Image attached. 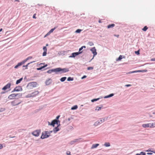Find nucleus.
Instances as JSON below:
<instances>
[{
    "label": "nucleus",
    "instance_id": "f257e3e1",
    "mask_svg": "<svg viewBox=\"0 0 155 155\" xmlns=\"http://www.w3.org/2000/svg\"><path fill=\"white\" fill-rule=\"evenodd\" d=\"M39 93V92L38 91H35L31 94H28L26 96L27 97H34L38 95Z\"/></svg>",
    "mask_w": 155,
    "mask_h": 155
},
{
    "label": "nucleus",
    "instance_id": "f03ea898",
    "mask_svg": "<svg viewBox=\"0 0 155 155\" xmlns=\"http://www.w3.org/2000/svg\"><path fill=\"white\" fill-rule=\"evenodd\" d=\"M32 58V57H28L26 59L24 60V61H22V62L18 63V64L15 67V68H17L19 66H20L22 65L23 64H24L28 60L31 58Z\"/></svg>",
    "mask_w": 155,
    "mask_h": 155
},
{
    "label": "nucleus",
    "instance_id": "7ed1b4c3",
    "mask_svg": "<svg viewBox=\"0 0 155 155\" xmlns=\"http://www.w3.org/2000/svg\"><path fill=\"white\" fill-rule=\"evenodd\" d=\"M37 84L36 82H31L29 83L27 85V87L29 89H31L37 86Z\"/></svg>",
    "mask_w": 155,
    "mask_h": 155
},
{
    "label": "nucleus",
    "instance_id": "20e7f679",
    "mask_svg": "<svg viewBox=\"0 0 155 155\" xmlns=\"http://www.w3.org/2000/svg\"><path fill=\"white\" fill-rule=\"evenodd\" d=\"M142 127L144 128H148L149 127L150 128H153V123H149L146 124H143L142 125Z\"/></svg>",
    "mask_w": 155,
    "mask_h": 155
},
{
    "label": "nucleus",
    "instance_id": "39448f33",
    "mask_svg": "<svg viewBox=\"0 0 155 155\" xmlns=\"http://www.w3.org/2000/svg\"><path fill=\"white\" fill-rule=\"evenodd\" d=\"M58 68V71H57V72L61 71L62 73H65L67 72H68L69 71V70L68 68H64L62 69L61 68Z\"/></svg>",
    "mask_w": 155,
    "mask_h": 155
},
{
    "label": "nucleus",
    "instance_id": "423d86ee",
    "mask_svg": "<svg viewBox=\"0 0 155 155\" xmlns=\"http://www.w3.org/2000/svg\"><path fill=\"white\" fill-rule=\"evenodd\" d=\"M50 135L48 134L47 131H45L44 133H43L41 137V138L42 139H44L49 137Z\"/></svg>",
    "mask_w": 155,
    "mask_h": 155
},
{
    "label": "nucleus",
    "instance_id": "0eeeda50",
    "mask_svg": "<svg viewBox=\"0 0 155 155\" xmlns=\"http://www.w3.org/2000/svg\"><path fill=\"white\" fill-rule=\"evenodd\" d=\"M40 133V130H37L33 132L32 133V134L35 136L38 137L39 136Z\"/></svg>",
    "mask_w": 155,
    "mask_h": 155
},
{
    "label": "nucleus",
    "instance_id": "6e6552de",
    "mask_svg": "<svg viewBox=\"0 0 155 155\" xmlns=\"http://www.w3.org/2000/svg\"><path fill=\"white\" fill-rule=\"evenodd\" d=\"M82 53V52L73 53L71 55L69 56V58H74L76 56Z\"/></svg>",
    "mask_w": 155,
    "mask_h": 155
},
{
    "label": "nucleus",
    "instance_id": "1a4fd4ad",
    "mask_svg": "<svg viewBox=\"0 0 155 155\" xmlns=\"http://www.w3.org/2000/svg\"><path fill=\"white\" fill-rule=\"evenodd\" d=\"M91 51L93 54H94V57L97 54V52H96V50L95 47H93L91 49Z\"/></svg>",
    "mask_w": 155,
    "mask_h": 155
},
{
    "label": "nucleus",
    "instance_id": "9d476101",
    "mask_svg": "<svg viewBox=\"0 0 155 155\" xmlns=\"http://www.w3.org/2000/svg\"><path fill=\"white\" fill-rule=\"evenodd\" d=\"M58 68H56L55 69H54L49 70L47 71V73L49 74H51L53 72H57V71H58Z\"/></svg>",
    "mask_w": 155,
    "mask_h": 155
},
{
    "label": "nucleus",
    "instance_id": "9b49d317",
    "mask_svg": "<svg viewBox=\"0 0 155 155\" xmlns=\"http://www.w3.org/2000/svg\"><path fill=\"white\" fill-rule=\"evenodd\" d=\"M58 122H60L59 120L55 119L52 121L51 124V125L54 126V125L55 124H58Z\"/></svg>",
    "mask_w": 155,
    "mask_h": 155
},
{
    "label": "nucleus",
    "instance_id": "f8f14e48",
    "mask_svg": "<svg viewBox=\"0 0 155 155\" xmlns=\"http://www.w3.org/2000/svg\"><path fill=\"white\" fill-rule=\"evenodd\" d=\"M22 90V88L20 86L17 87L15 88L12 92L14 91H21Z\"/></svg>",
    "mask_w": 155,
    "mask_h": 155
},
{
    "label": "nucleus",
    "instance_id": "ddd939ff",
    "mask_svg": "<svg viewBox=\"0 0 155 155\" xmlns=\"http://www.w3.org/2000/svg\"><path fill=\"white\" fill-rule=\"evenodd\" d=\"M11 85V84L10 83H8L7 85H6L2 89V90H5L9 88H10Z\"/></svg>",
    "mask_w": 155,
    "mask_h": 155
},
{
    "label": "nucleus",
    "instance_id": "4468645a",
    "mask_svg": "<svg viewBox=\"0 0 155 155\" xmlns=\"http://www.w3.org/2000/svg\"><path fill=\"white\" fill-rule=\"evenodd\" d=\"M43 50L44 52L43 53L42 56H46L47 54V48L46 46H44L43 47Z\"/></svg>",
    "mask_w": 155,
    "mask_h": 155
},
{
    "label": "nucleus",
    "instance_id": "2eb2a0df",
    "mask_svg": "<svg viewBox=\"0 0 155 155\" xmlns=\"http://www.w3.org/2000/svg\"><path fill=\"white\" fill-rule=\"evenodd\" d=\"M17 94H12L8 96V98L10 99H12L14 98L17 95Z\"/></svg>",
    "mask_w": 155,
    "mask_h": 155
},
{
    "label": "nucleus",
    "instance_id": "dca6fc26",
    "mask_svg": "<svg viewBox=\"0 0 155 155\" xmlns=\"http://www.w3.org/2000/svg\"><path fill=\"white\" fill-rule=\"evenodd\" d=\"M19 102H18L17 101H12L11 102L13 106H15L16 105L19 104Z\"/></svg>",
    "mask_w": 155,
    "mask_h": 155
},
{
    "label": "nucleus",
    "instance_id": "f3484780",
    "mask_svg": "<svg viewBox=\"0 0 155 155\" xmlns=\"http://www.w3.org/2000/svg\"><path fill=\"white\" fill-rule=\"evenodd\" d=\"M146 151L147 152H150V153H147V154L148 155H151L152 154V153H155V151L154 150H150V149H148V150H146Z\"/></svg>",
    "mask_w": 155,
    "mask_h": 155
},
{
    "label": "nucleus",
    "instance_id": "a211bd4d",
    "mask_svg": "<svg viewBox=\"0 0 155 155\" xmlns=\"http://www.w3.org/2000/svg\"><path fill=\"white\" fill-rule=\"evenodd\" d=\"M51 83V80L50 79L47 80L45 82L46 85H49Z\"/></svg>",
    "mask_w": 155,
    "mask_h": 155
},
{
    "label": "nucleus",
    "instance_id": "6ab92c4d",
    "mask_svg": "<svg viewBox=\"0 0 155 155\" xmlns=\"http://www.w3.org/2000/svg\"><path fill=\"white\" fill-rule=\"evenodd\" d=\"M99 145V144H98V143L93 144L92 145L91 147V149H92L96 148Z\"/></svg>",
    "mask_w": 155,
    "mask_h": 155
},
{
    "label": "nucleus",
    "instance_id": "aec40b11",
    "mask_svg": "<svg viewBox=\"0 0 155 155\" xmlns=\"http://www.w3.org/2000/svg\"><path fill=\"white\" fill-rule=\"evenodd\" d=\"M115 24H111L108 25L107 26V28H112L114 27L115 26Z\"/></svg>",
    "mask_w": 155,
    "mask_h": 155
},
{
    "label": "nucleus",
    "instance_id": "412c9836",
    "mask_svg": "<svg viewBox=\"0 0 155 155\" xmlns=\"http://www.w3.org/2000/svg\"><path fill=\"white\" fill-rule=\"evenodd\" d=\"M34 62H35V61H33L31 62L30 63H28L26 65L23 66V67L25 68V69H27L28 68V65H29L30 64Z\"/></svg>",
    "mask_w": 155,
    "mask_h": 155
},
{
    "label": "nucleus",
    "instance_id": "4be33fe9",
    "mask_svg": "<svg viewBox=\"0 0 155 155\" xmlns=\"http://www.w3.org/2000/svg\"><path fill=\"white\" fill-rule=\"evenodd\" d=\"M22 79H23L22 78H20L19 79L17 80L16 82V84H18L19 83H20L22 81Z\"/></svg>",
    "mask_w": 155,
    "mask_h": 155
},
{
    "label": "nucleus",
    "instance_id": "5701e85b",
    "mask_svg": "<svg viewBox=\"0 0 155 155\" xmlns=\"http://www.w3.org/2000/svg\"><path fill=\"white\" fill-rule=\"evenodd\" d=\"M47 66V64H46V65L42 67L37 68V70H41L42 69V68H44L45 67Z\"/></svg>",
    "mask_w": 155,
    "mask_h": 155
},
{
    "label": "nucleus",
    "instance_id": "b1692460",
    "mask_svg": "<svg viewBox=\"0 0 155 155\" xmlns=\"http://www.w3.org/2000/svg\"><path fill=\"white\" fill-rule=\"evenodd\" d=\"M136 155H146V153L143 152H141L140 153L136 154Z\"/></svg>",
    "mask_w": 155,
    "mask_h": 155
},
{
    "label": "nucleus",
    "instance_id": "393cba45",
    "mask_svg": "<svg viewBox=\"0 0 155 155\" xmlns=\"http://www.w3.org/2000/svg\"><path fill=\"white\" fill-rule=\"evenodd\" d=\"M78 107L77 105H76L71 107V109L72 110H74L77 109Z\"/></svg>",
    "mask_w": 155,
    "mask_h": 155
},
{
    "label": "nucleus",
    "instance_id": "a878e982",
    "mask_svg": "<svg viewBox=\"0 0 155 155\" xmlns=\"http://www.w3.org/2000/svg\"><path fill=\"white\" fill-rule=\"evenodd\" d=\"M113 95H114V94H111L108 96H106L105 97H104V98H108L109 97H111L113 96Z\"/></svg>",
    "mask_w": 155,
    "mask_h": 155
},
{
    "label": "nucleus",
    "instance_id": "bb28decb",
    "mask_svg": "<svg viewBox=\"0 0 155 155\" xmlns=\"http://www.w3.org/2000/svg\"><path fill=\"white\" fill-rule=\"evenodd\" d=\"M100 122L99 121H97L94 123V125L95 126H97L98 125L100 124Z\"/></svg>",
    "mask_w": 155,
    "mask_h": 155
},
{
    "label": "nucleus",
    "instance_id": "cd10ccee",
    "mask_svg": "<svg viewBox=\"0 0 155 155\" xmlns=\"http://www.w3.org/2000/svg\"><path fill=\"white\" fill-rule=\"evenodd\" d=\"M104 145L106 147H108L110 146V144L109 143V142L105 143H104Z\"/></svg>",
    "mask_w": 155,
    "mask_h": 155
},
{
    "label": "nucleus",
    "instance_id": "c85d7f7f",
    "mask_svg": "<svg viewBox=\"0 0 155 155\" xmlns=\"http://www.w3.org/2000/svg\"><path fill=\"white\" fill-rule=\"evenodd\" d=\"M105 120H104V118H101V119L99 120L100 122V124L103 123V122H104Z\"/></svg>",
    "mask_w": 155,
    "mask_h": 155
},
{
    "label": "nucleus",
    "instance_id": "c756f323",
    "mask_svg": "<svg viewBox=\"0 0 155 155\" xmlns=\"http://www.w3.org/2000/svg\"><path fill=\"white\" fill-rule=\"evenodd\" d=\"M66 79V77H63L60 80L61 81L63 82Z\"/></svg>",
    "mask_w": 155,
    "mask_h": 155
},
{
    "label": "nucleus",
    "instance_id": "7c9ffc66",
    "mask_svg": "<svg viewBox=\"0 0 155 155\" xmlns=\"http://www.w3.org/2000/svg\"><path fill=\"white\" fill-rule=\"evenodd\" d=\"M55 29V28H54L51 29L50 31L48 32V34H50Z\"/></svg>",
    "mask_w": 155,
    "mask_h": 155
},
{
    "label": "nucleus",
    "instance_id": "2f4dec72",
    "mask_svg": "<svg viewBox=\"0 0 155 155\" xmlns=\"http://www.w3.org/2000/svg\"><path fill=\"white\" fill-rule=\"evenodd\" d=\"M148 28L147 26H145L142 29V30L144 31H146L147 29H148Z\"/></svg>",
    "mask_w": 155,
    "mask_h": 155
},
{
    "label": "nucleus",
    "instance_id": "473e14b6",
    "mask_svg": "<svg viewBox=\"0 0 155 155\" xmlns=\"http://www.w3.org/2000/svg\"><path fill=\"white\" fill-rule=\"evenodd\" d=\"M86 48V46H82L79 49V52H81V51L83 49V48Z\"/></svg>",
    "mask_w": 155,
    "mask_h": 155
},
{
    "label": "nucleus",
    "instance_id": "72a5a7b5",
    "mask_svg": "<svg viewBox=\"0 0 155 155\" xmlns=\"http://www.w3.org/2000/svg\"><path fill=\"white\" fill-rule=\"evenodd\" d=\"M73 78H71V77H69L68 78L67 80L68 81H72L73 80Z\"/></svg>",
    "mask_w": 155,
    "mask_h": 155
},
{
    "label": "nucleus",
    "instance_id": "f704fd0d",
    "mask_svg": "<svg viewBox=\"0 0 155 155\" xmlns=\"http://www.w3.org/2000/svg\"><path fill=\"white\" fill-rule=\"evenodd\" d=\"M81 31V30L80 29H78L75 32L77 33H80Z\"/></svg>",
    "mask_w": 155,
    "mask_h": 155
},
{
    "label": "nucleus",
    "instance_id": "c9c22d12",
    "mask_svg": "<svg viewBox=\"0 0 155 155\" xmlns=\"http://www.w3.org/2000/svg\"><path fill=\"white\" fill-rule=\"evenodd\" d=\"M122 58V57L121 55H120L118 58L117 59V61L121 60Z\"/></svg>",
    "mask_w": 155,
    "mask_h": 155
},
{
    "label": "nucleus",
    "instance_id": "e433bc0d",
    "mask_svg": "<svg viewBox=\"0 0 155 155\" xmlns=\"http://www.w3.org/2000/svg\"><path fill=\"white\" fill-rule=\"evenodd\" d=\"M99 98L93 99L92 100H91V101L92 102H94L95 101H97L99 100Z\"/></svg>",
    "mask_w": 155,
    "mask_h": 155
},
{
    "label": "nucleus",
    "instance_id": "4c0bfd02",
    "mask_svg": "<svg viewBox=\"0 0 155 155\" xmlns=\"http://www.w3.org/2000/svg\"><path fill=\"white\" fill-rule=\"evenodd\" d=\"M88 44L90 46H92L94 45L93 43L92 42H89L88 43Z\"/></svg>",
    "mask_w": 155,
    "mask_h": 155
},
{
    "label": "nucleus",
    "instance_id": "58836bf2",
    "mask_svg": "<svg viewBox=\"0 0 155 155\" xmlns=\"http://www.w3.org/2000/svg\"><path fill=\"white\" fill-rule=\"evenodd\" d=\"M141 71H134L130 72L129 73H136V72H140Z\"/></svg>",
    "mask_w": 155,
    "mask_h": 155
},
{
    "label": "nucleus",
    "instance_id": "ea45409f",
    "mask_svg": "<svg viewBox=\"0 0 155 155\" xmlns=\"http://www.w3.org/2000/svg\"><path fill=\"white\" fill-rule=\"evenodd\" d=\"M101 107H96V110H97L98 111H99V110H101Z\"/></svg>",
    "mask_w": 155,
    "mask_h": 155
},
{
    "label": "nucleus",
    "instance_id": "a19ab883",
    "mask_svg": "<svg viewBox=\"0 0 155 155\" xmlns=\"http://www.w3.org/2000/svg\"><path fill=\"white\" fill-rule=\"evenodd\" d=\"M5 110V108H1L0 109V112H2Z\"/></svg>",
    "mask_w": 155,
    "mask_h": 155
},
{
    "label": "nucleus",
    "instance_id": "79ce46f5",
    "mask_svg": "<svg viewBox=\"0 0 155 155\" xmlns=\"http://www.w3.org/2000/svg\"><path fill=\"white\" fill-rule=\"evenodd\" d=\"M66 154L67 155H71V152L69 151H67Z\"/></svg>",
    "mask_w": 155,
    "mask_h": 155
},
{
    "label": "nucleus",
    "instance_id": "37998d69",
    "mask_svg": "<svg viewBox=\"0 0 155 155\" xmlns=\"http://www.w3.org/2000/svg\"><path fill=\"white\" fill-rule=\"evenodd\" d=\"M135 54H137V55H138L140 54L139 51H135Z\"/></svg>",
    "mask_w": 155,
    "mask_h": 155
},
{
    "label": "nucleus",
    "instance_id": "c03bdc74",
    "mask_svg": "<svg viewBox=\"0 0 155 155\" xmlns=\"http://www.w3.org/2000/svg\"><path fill=\"white\" fill-rule=\"evenodd\" d=\"M93 69V68L92 67H88L87 68V70H89L90 69Z\"/></svg>",
    "mask_w": 155,
    "mask_h": 155
},
{
    "label": "nucleus",
    "instance_id": "a18cd8bd",
    "mask_svg": "<svg viewBox=\"0 0 155 155\" xmlns=\"http://www.w3.org/2000/svg\"><path fill=\"white\" fill-rule=\"evenodd\" d=\"M36 14L35 13L33 15V18L36 19Z\"/></svg>",
    "mask_w": 155,
    "mask_h": 155
},
{
    "label": "nucleus",
    "instance_id": "49530a36",
    "mask_svg": "<svg viewBox=\"0 0 155 155\" xmlns=\"http://www.w3.org/2000/svg\"><path fill=\"white\" fill-rule=\"evenodd\" d=\"M86 75H84L83 76L82 78H81V79H83L84 78H86Z\"/></svg>",
    "mask_w": 155,
    "mask_h": 155
},
{
    "label": "nucleus",
    "instance_id": "de8ad7c7",
    "mask_svg": "<svg viewBox=\"0 0 155 155\" xmlns=\"http://www.w3.org/2000/svg\"><path fill=\"white\" fill-rule=\"evenodd\" d=\"M3 148V146L2 144H0V149H1Z\"/></svg>",
    "mask_w": 155,
    "mask_h": 155
},
{
    "label": "nucleus",
    "instance_id": "09e8293b",
    "mask_svg": "<svg viewBox=\"0 0 155 155\" xmlns=\"http://www.w3.org/2000/svg\"><path fill=\"white\" fill-rule=\"evenodd\" d=\"M55 129H56V131H57L59 130V129L58 128V127H55Z\"/></svg>",
    "mask_w": 155,
    "mask_h": 155
},
{
    "label": "nucleus",
    "instance_id": "8fccbe9b",
    "mask_svg": "<svg viewBox=\"0 0 155 155\" xmlns=\"http://www.w3.org/2000/svg\"><path fill=\"white\" fill-rule=\"evenodd\" d=\"M131 86V85L130 84H127V85H125V86L127 87H129Z\"/></svg>",
    "mask_w": 155,
    "mask_h": 155
},
{
    "label": "nucleus",
    "instance_id": "3c124183",
    "mask_svg": "<svg viewBox=\"0 0 155 155\" xmlns=\"http://www.w3.org/2000/svg\"><path fill=\"white\" fill-rule=\"evenodd\" d=\"M151 61H155V58H153L151 59Z\"/></svg>",
    "mask_w": 155,
    "mask_h": 155
},
{
    "label": "nucleus",
    "instance_id": "603ef678",
    "mask_svg": "<svg viewBox=\"0 0 155 155\" xmlns=\"http://www.w3.org/2000/svg\"><path fill=\"white\" fill-rule=\"evenodd\" d=\"M153 128L155 127V122H153Z\"/></svg>",
    "mask_w": 155,
    "mask_h": 155
},
{
    "label": "nucleus",
    "instance_id": "864d4df0",
    "mask_svg": "<svg viewBox=\"0 0 155 155\" xmlns=\"http://www.w3.org/2000/svg\"><path fill=\"white\" fill-rule=\"evenodd\" d=\"M115 36H116L118 38L119 37V35H114Z\"/></svg>",
    "mask_w": 155,
    "mask_h": 155
},
{
    "label": "nucleus",
    "instance_id": "5fc2aeb1",
    "mask_svg": "<svg viewBox=\"0 0 155 155\" xmlns=\"http://www.w3.org/2000/svg\"><path fill=\"white\" fill-rule=\"evenodd\" d=\"M60 117V116L59 115L57 116L56 117V119H58Z\"/></svg>",
    "mask_w": 155,
    "mask_h": 155
},
{
    "label": "nucleus",
    "instance_id": "6e6d98bb",
    "mask_svg": "<svg viewBox=\"0 0 155 155\" xmlns=\"http://www.w3.org/2000/svg\"><path fill=\"white\" fill-rule=\"evenodd\" d=\"M50 34H48V33L45 36V37H46L47 35H49Z\"/></svg>",
    "mask_w": 155,
    "mask_h": 155
},
{
    "label": "nucleus",
    "instance_id": "4d7b16f0",
    "mask_svg": "<svg viewBox=\"0 0 155 155\" xmlns=\"http://www.w3.org/2000/svg\"><path fill=\"white\" fill-rule=\"evenodd\" d=\"M15 2L17 1V2H19V0H15Z\"/></svg>",
    "mask_w": 155,
    "mask_h": 155
},
{
    "label": "nucleus",
    "instance_id": "13d9d810",
    "mask_svg": "<svg viewBox=\"0 0 155 155\" xmlns=\"http://www.w3.org/2000/svg\"><path fill=\"white\" fill-rule=\"evenodd\" d=\"M2 28L0 29V32L2 31Z\"/></svg>",
    "mask_w": 155,
    "mask_h": 155
},
{
    "label": "nucleus",
    "instance_id": "bf43d9fd",
    "mask_svg": "<svg viewBox=\"0 0 155 155\" xmlns=\"http://www.w3.org/2000/svg\"><path fill=\"white\" fill-rule=\"evenodd\" d=\"M99 23H101V20H99Z\"/></svg>",
    "mask_w": 155,
    "mask_h": 155
},
{
    "label": "nucleus",
    "instance_id": "052dcab7",
    "mask_svg": "<svg viewBox=\"0 0 155 155\" xmlns=\"http://www.w3.org/2000/svg\"><path fill=\"white\" fill-rule=\"evenodd\" d=\"M48 46V44H47L46 45V46Z\"/></svg>",
    "mask_w": 155,
    "mask_h": 155
},
{
    "label": "nucleus",
    "instance_id": "680f3d73",
    "mask_svg": "<svg viewBox=\"0 0 155 155\" xmlns=\"http://www.w3.org/2000/svg\"><path fill=\"white\" fill-rule=\"evenodd\" d=\"M11 137L12 138V137Z\"/></svg>",
    "mask_w": 155,
    "mask_h": 155
}]
</instances>
